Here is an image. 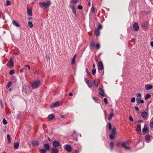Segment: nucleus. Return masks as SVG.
<instances>
[{"label": "nucleus", "mask_w": 153, "mask_h": 153, "mask_svg": "<svg viewBox=\"0 0 153 153\" xmlns=\"http://www.w3.org/2000/svg\"><path fill=\"white\" fill-rule=\"evenodd\" d=\"M135 109L137 111H138L139 110V108L138 107L134 106V107Z\"/></svg>", "instance_id": "55"}, {"label": "nucleus", "mask_w": 153, "mask_h": 153, "mask_svg": "<svg viewBox=\"0 0 153 153\" xmlns=\"http://www.w3.org/2000/svg\"><path fill=\"white\" fill-rule=\"evenodd\" d=\"M25 67H27L29 70L30 69V65H26L25 66Z\"/></svg>", "instance_id": "57"}, {"label": "nucleus", "mask_w": 153, "mask_h": 153, "mask_svg": "<svg viewBox=\"0 0 153 153\" xmlns=\"http://www.w3.org/2000/svg\"><path fill=\"white\" fill-rule=\"evenodd\" d=\"M53 146L55 147H57L60 145L59 142L57 140L54 141L52 143Z\"/></svg>", "instance_id": "9"}, {"label": "nucleus", "mask_w": 153, "mask_h": 153, "mask_svg": "<svg viewBox=\"0 0 153 153\" xmlns=\"http://www.w3.org/2000/svg\"><path fill=\"white\" fill-rule=\"evenodd\" d=\"M145 139L147 141H149L150 140V136L149 135H147L145 136Z\"/></svg>", "instance_id": "29"}, {"label": "nucleus", "mask_w": 153, "mask_h": 153, "mask_svg": "<svg viewBox=\"0 0 153 153\" xmlns=\"http://www.w3.org/2000/svg\"><path fill=\"white\" fill-rule=\"evenodd\" d=\"M93 99L96 102H97V101L99 100V99L97 97H93Z\"/></svg>", "instance_id": "36"}, {"label": "nucleus", "mask_w": 153, "mask_h": 153, "mask_svg": "<svg viewBox=\"0 0 153 153\" xmlns=\"http://www.w3.org/2000/svg\"><path fill=\"white\" fill-rule=\"evenodd\" d=\"M28 26L30 28H32L33 27V24L32 22H28Z\"/></svg>", "instance_id": "34"}, {"label": "nucleus", "mask_w": 153, "mask_h": 153, "mask_svg": "<svg viewBox=\"0 0 153 153\" xmlns=\"http://www.w3.org/2000/svg\"><path fill=\"white\" fill-rule=\"evenodd\" d=\"M86 72H87V73L89 74V75H91V74L90 73V72L89 71H88V68H86Z\"/></svg>", "instance_id": "58"}, {"label": "nucleus", "mask_w": 153, "mask_h": 153, "mask_svg": "<svg viewBox=\"0 0 153 153\" xmlns=\"http://www.w3.org/2000/svg\"><path fill=\"white\" fill-rule=\"evenodd\" d=\"M51 153H58L59 150L57 148H53L51 149Z\"/></svg>", "instance_id": "11"}, {"label": "nucleus", "mask_w": 153, "mask_h": 153, "mask_svg": "<svg viewBox=\"0 0 153 153\" xmlns=\"http://www.w3.org/2000/svg\"><path fill=\"white\" fill-rule=\"evenodd\" d=\"M11 84V82H9L8 83L7 85L6 86V88L7 89H8L9 88V87L10 86Z\"/></svg>", "instance_id": "45"}, {"label": "nucleus", "mask_w": 153, "mask_h": 153, "mask_svg": "<svg viewBox=\"0 0 153 153\" xmlns=\"http://www.w3.org/2000/svg\"><path fill=\"white\" fill-rule=\"evenodd\" d=\"M129 119L131 122L133 121V119L131 116H129Z\"/></svg>", "instance_id": "53"}, {"label": "nucleus", "mask_w": 153, "mask_h": 153, "mask_svg": "<svg viewBox=\"0 0 153 153\" xmlns=\"http://www.w3.org/2000/svg\"><path fill=\"white\" fill-rule=\"evenodd\" d=\"M148 130L146 124L144 126V128L142 129L143 133V134H146Z\"/></svg>", "instance_id": "10"}, {"label": "nucleus", "mask_w": 153, "mask_h": 153, "mask_svg": "<svg viewBox=\"0 0 153 153\" xmlns=\"http://www.w3.org/2000/svg\"><path fill=\"white\" fill-rule=\"evenodd\" d=\"M25 69V68H22L20 70V71L21 72H22L24 71V70Z\"/></svg>", "instance_id": "60"}, {"label": "nucleus", "mask_w": 153, "mask_h": 153, "mask_svg": "<svg viewBox=\"0 0 153 153\" xmlns=\"http://www.w3.org/2000/svg\"><path fill=\"white\" fill-rule=\"evenodd\" d=\"M95 45V42L93 41L91 43L90 45V49H92L94 47Z\"/></svg>", "instance_id": "19"}, {"label": "nucleus", "mask_w": 153, "mask_h": 153, "mask_svg": "<svg viewBox=\"0 0 153 153\" xmlns=\"http://www.w3.org/2000/svg\"><path fill=\"white\" fill-rule=\"evenodd\" d=\"M14 73L15 72L14 70H11L9 72V74L10 75H12L14 74Z\"/></svg>", "instance_id": "44"}, {"label": "nucleus", "mask_w": 153, "mask_h": 153, "mask_svg": "<svg viewBox=\"0 0 153 153\" xmlns=\"http://www.w3.org/2000/svg\"><path fill=\"white\" fill-rule=\"evenodd\" d=\"M110 147L111 150H112L114 147V144L113 141H111L110 143Z\"/></svg>", "instance_id": "24"}, {"label": "nucleus", "mask_w": 153, "mask_h": 153, "mask_svg": "<svg viewBox=\"0 0 153 153\" xmlns=\"http://www.w3.org/2000/svg\"><path fill=\"white\" fill-rule=\"evenodd\" d=\"M108 128L109 130H111V124L110 123H108Z\"/></svg>", "instance_id": "41"}, {"label": "nucleus", "mask_w": 153, "mask_h": 153, "mask_svg": "<svg viewBox=\"0 0 153 153\" xmlns=\"http://www.w3.org/2000/svg\"><path fill=\"white\" fill-rule=\"evenodd\" d=\"M137 97L136 98V101H138L141 99V94L140 93H137Z\"/></svg>", "instance_id": "18"}, {"label": "nucleus", "mask_w": 153, "mask_h": 153, "mask_svg": "<svg viewBox=\"0 0 153 153\" xmlns=\"http://www.w3.org/2000/svg\"><path fill=\"white\" fill-rule=\"evenodd\" d=\"M98 68L99 71H102V70H103V66L101 61H100L98 63Z\"/></svg>", "instance_id": "8"}, {"label": "nucleus", "mask_w": 153, "mask_h": 153, "mask_svg": "<svg viewBox=\"0 0 153 153\" xmlns=\"http://www.w3.org/2000/svg\"><path fill=\"white\" fill-rule=\"evenodd\" d=\"M44 146V148L46 150V151L49 150L50 149V146L48 144H45Z\"/></svg>", "instance_id": "20"}, {"label": "nucleus", "mask_w": 153, "mask_h": 153, "mask_svg": "<svg viewBox=\"0 0 153 153\" xmlns=\"http://www.w3.org/2000/svg\"><path fill=\"white\" fill-rule=\"evenodd\" d=\"M87 84L89 88H91L92 86V83L91 82V81H90L89 82L87 83Z\"/></svg>", "instance_id": "48"}, {"label": "nucleus", "mask_w": 153, "mask_h": 153, "mask_svg": "<svg viewBox=\"0 0 153 153\" xmlns=\"http://www.w3.org/2000/svg\"><path fill=\"white\" fill-rule=\"evenodd\" d=\"M111 134H116V129L114 127H113L112 128Z\"/></svg>", "instance_id": "37"}, {"label": "nucleus", "mask_w": 153, "mask_h": 153, "mask_svg": "<svg viewBox=\"0 0 153 153\" xmlns=\"http://www.w3.org/2000/svg\"><path fill=\"white\" fill-rule=\"evenodd\" d=\"M153 87L152 85H146L145 86V88L146 90H149L152 89Z\"/></svg>", "instance_id": "13"}, {"label": "nucleus", "mask_w": 153, "mask_h": 153, "mask_svg": "<svg viewBox=\"0 0 153 153\" xmlns=\"http://www.w3.org/2000/svg\"><path fill=\"white\" fill-rule=\"evenodd\" d=\"M79 0H71V1L74 3H76L78 2Z\"/></svg>", "instance_id": "51"}, {"label": "nucleus", "mask_w": 153, "mask_h": 153, "mask_svg": "<svg viewBox=\"0 0 153 153\" xmlns=\"http://www.w3.org/2000/svg\"><path fill=\"white\" fill-rule=\"evenodd\" d=\"M150 126L151 128H153V120H151L150 122Z\"/></svg>", "instance_id": "39"}, {"label": "nucleus", "mask_w": 153, "mask_h": 153, "mask_svg": "<svg viewBox=\"0 0 153 153\" xmlns=\"http://www.w3.org/2000/svg\"><path fill=\"white\" fill-rule=\"evenodd\" d=\"M12 23L16 27H19L21 26L20 24L15 20H13L12 21Z\"/></svg>", "instance_id": "12"}, {"label": "nucleus", "mask_w": 153, "mask_h": 153, "mask_svg": "<svg viewBox=\"0 0 153 153\" xmlns=\"http://www.w3.org/2000/svg\"><path fill=\"white\" fill-rule=\"evenodd\" d=\"M78 8L80 10L82 9L83 8L82 6L81 5H79L78 6Z\"/></svg>", "instance_id": "54"}, {"label": "nucleus", "mask_w": 153, "mask_h": 153, "mask_svg": "<svg viewBox=\"0 0 153 153\" xmlns=\"http://www.w3.org/2000/svg\"><path fill=\"white\" fill-rule=\"evenodd\" d=\"M115 135L111 134L109 135V138L111 139H114L115 137Z\"/></svg>", "instance_id": "26"}, {"label": "nucleus", "mask_w": 153, "mask_h": 153, "mask_svg": "<svg viewBox=\"0 0 153 153\" xmlns=\"http://www.w3.org/2000/svg\"><path fill=\"white\" fill-rule=\"evenodd\" d=\"M62 105V102L60 101H57L56 102L52 104L51 105L50 107L51 108H53L54 107H56L59 106H60Z\"/></svg>", "instance_id": "3"}, {"label": "nucleus", "mask_w": 153, "mask_h": 153, "mask_svg": "<svg viewBox=\"0 0 153 153\" xmlns=\"http://www.w3.org/2000/svg\"><path fill=\"white\" fill-rule=\"evenodd\" d=\"M128 144V141L124 142L122 143V146L125 149L129 150L130 149V147L129 146H127L126 145Z\"/></svg>", "instance_id": "5"}, {"label": "nucleus", "mask_w": 153, "mask_h": 153, "mask_svg": "<svg viewBox=\"0 0 153 153\" xmlns=\"http://www.w3.org/2000/svg\"><path fill=\"white\" fill-rule=\"evenodd\" d=\"M54 117V115L53 114H51L48 116L49 120L51 121L52 120L53 118Z\"/></svg>", "instance_id": "25"}, {"label": "nucleus", "mask_w": 153, "mask_h": 153, "mask_svg": "<svg viewBox=\"0 0 153 153\" xmlns=\"http://www.w3.org/2000/svg\"><path fill=\"white\" fill-rule=\"evenodd\" d=\"M96 47L97 49H98L100 48V45L99 44H97L96 45Z\"/></svg>", "instance_id": "50"}, {"label": "nucleus", "mask_w": 153, "mask_h": 153, "mask_svg": "<svg viewBox=\"0 0 153 153\" xmlns=\"http://www.w3.org/2000/svg\"><path fill=\"white\" fill-rule=\"evenodd\" d=\"M7 138L8 140V143H10L11 142V139L10 136L9 134H8L7 135Z\"/></svg>", "instance_id": "33"}, {"label": "nucleus", "mask_w": 153, "mask_h": 153, "mask_svg": "<svg viewBox=\"0 0 153 153\" xmlns=\"http://www.w3.org/2000/svg\"><path fill=\"white\" fill-rule=\"evenodd\" d=\"M151 97V96L150 94H147L145 97V99L147 100L148 99L150 98Z\"/></svg>", "instance_id": "32"}, {"label": "nucleus", "mask_w": 153, "mask_h": 153, "mask_svg": "<svg viewBox=\"0 0 153 153\" xmlns=\"http://www.w3.org/2000/svg\"><path fill=\"white\" fill-rule=\"evenodd\" d=\"M4 125H6L7 124V121L5 118H4L2 121Z\"/></svg>", "instance_id": "40"}, {"label": "nucleus", "mask_w": 153, "mask_h": 153, "mask_svg": "<svg viewBox=\"0 0 153 153\" xmlns=\"http://www.w3.org/2000/svg\"><path fill=\"white\" fill-rule=\"evenodd\" d=\"M19 143L18 142L14 143V147L15 149H18L19 148Z\"/></svg>", "instance_id": "17"}, {"label": "nucleus", "mask_w": 153, "mask_h": 153, "mask_svg": "<svg viewBox=\"0 0 153 153\" xmlns=\"http://www.w3.org/2000/svg\"><path fill=\"white\" fill-rule=\"evenodd\" d=\"M135 100V98L134 97H132L131 100V102H134Z\"/></svg>", "instance_id": "52"}, {"label": "nucleus", "mask_w": 153, "mask_h": 153, "mask_svg": "<svg viewBox=\"0 0 153 153\" xmlns=\"http://www.w3.org/2000/svg\"><path fill=\"white\" fill-rule=\"evenodd\" d=\"M137 104L139 105L140 103H143L144 102V101L143 100H139L138 101H137Z\"/></svg>", "instance_id": "35"}, {"label": "nucleus", "mask_w": 153, "mask_h": 153, "mask_svg": "<svg viewBox=\"0 0 153 153\" xmlns=\"http://www.w3.org/2000/svg\"><path fill=\"white\" fill-rule=\"evenodd\" d=\"M7 65L9 66L10 68H12L14 66V63L13 62V59L12 57H11L10 58V61Z\"/></svg>", "instance_id": "4"}, {"label": "nucleus", "mask_w": 153, "mask_h": 153, "mask_svg": "<svg viewBox=\"0 0 153 153\" xmlns=\"http://www.w3.org/2000/svg\"><path fill=\"white\" fill-rule=\"evenodd\" d=\"M27 13L30 16H32V10L31 8L30 9H29L28 8L27 9Z\"/></svg>", "instance_id": "14"}, {"label": "nucleus", "mask_w": 153, "mask_h": 153, "mask_svg": "<svg viewBox=\"0 0 153 153\" xmlns=\"http://www.w3.org/2000/svg\"><path fill=\"white\" fill-rule=\"evenodd\" d=\"M64 147L68 152H71L72 149V147L69 145H65Z\"/></svg>", "instance_id": "6"}, {"label": "nucleus", "mask_w": 153, "mask_h": 153, "mask_svg": "<svg viewBox=\"0 0 153 153\" xmlns=\"http://www.w3.org/2000/svg\"><path fill=\"white\" fill-rule=\"evenodd\" d=\"M51 2L50 1H48L46 2H40L39 3V5L41 7L44 9L48 8L51 5Z\"/></svg>", "instance_id": "1"}, {"label": "nucleus", "mask_w": 153, "mask_h": 153, "mask_svg": "<svg viewBox=\"0 0 153 153\" xmlns=\"http://www.w3.org/2000/svg\"><path fill=\"white\" fill-rule=\"evenodd\" d=\"M91 12L93 13H95V7L93 5L92 6L91 9Z\"/></svg>", "instance_id": "27"}, {"label": "nucleus", "mask_w": 153, "mask_h": 153, "mask_svg": "<svg viewBox=\"0 0 153 153\" xmlns=\"http://www.w3.org/2000/svg\"><path fill=\"white\" fill-rule=\"evenodd\" d=\"M11 2L10 1L7 0L6 1V5L7 6L11 5Z\"/></svg>", "instance_id": "38"}, {"label": "nucleus", "mask_w": 153, "mask_h": 153, "mask_svg": "<svg viewBox=\"0 0 153 153\" xmlns=\"http://www.w3.org/2000/svg\"><path fill=\"white\" fill-rule=\"evenodd\" d=\"M96 70L95 69H93L92 70V74L93 75H94L96 74Z\"/></svg>", "instance_id": "46"}, {"label": "nucleus", "mask_w": 153, "mask_h": 153, "mask_svg": "<svg viewBox=\"0 0 153 153\" xmlns=\"http://www.w3.org/2000/svg\"><path fill=\"white\" fill-rule=\"evenodd\" d=\"M133 29L135 31H137L139 29V27L138 23L135 22L134 23L133 25Z\"/></svg>", "instance_id": "7"}, {"label": "nucleus", "mask_w": 153, "mask_h": 153, "mask_svg": "<svg viewBox=\"0 0 153 153\" xmlns=\"http://www.w3.org/2000/svg\"><path fill=\"white\" fill-rule=\"evenodd\" d=\"M91 83L92 84H93V85H94L96 84V80H94Z\"/></svg>", "instance_id": "59"}, {"label": "nucleus", "mask_w": 153, "mask_h": 153, "mask_svg": "<svg viewBox=\"0 0 153 153\" xmlns=\"http://www.w3.org/2000/svg\"><path fill=\"white\" fill-rule=\"evenodd\" d=\"M114 115V113L113 112L111 113L109 115L108 119L109 120H110Z\"/></svg>", "instance_id": "23"}, {"label": "nucleus", "mask_w": 153, "mask_h": 153, "mask_svg": "<svg viewBox=\"0 0 153 153\" xmlns=\"http://www.w3.org/2000/svg\"><path fill=\"white\" fill-rule=\"evenodd\" d=\"M46 150L45 149H41L40 150V152L41 153H45Z\"/></svg>", "instance_id": "43"}, {"label": "nucleus", "mask_w": 153, "mask_h": 153, "mask_svg": "<svg viewBox=\"0 0 153 153\" xmlns=\"http://www.w3.org/2000/svg\"><path fill=\"white\" fill-rule=\"evenodd\" d=\"M136 129L137 131H140L141 130V126L139 125H138Z\"/></svg>", "instance_id": "31"}, {"label": "nucleus", "mask_w": 153, "mask_h": 153, "mask_svg": "<svg viewBox=\"0 0 153 153\" xmlns=\"http://www.w3.org/2000/svg\"><path fill=\"white\" fill-rule=\"evenodd\" d=\"M28 20H31V21H33V18L32 17H30V18H29L28 19Z\"/></svg>", "instance_id": "61"}, {"label": "nucleus", "mask_w": 153, "mask_h": 153, "mask_svg": "<svg viewBox=\"0 0 153 153\" xmlns=\"http://www.w3.org/2000/svg\"><path fill=\"white\" fill-rule=\"evenodd\" d=\"M74 152L75 153H79V151L77 150H75Z\"/></svg>", "instance_id": "62"}, {"label": "nucleus", "mask_w": 153, "mask_h": 153, "mask_svg": "<svg viewBox=\"0 0 153 153\" xmlns=\"http://www.w3.org/2000/svg\"><path fill=\"white\" fill-rule=\"evenodd\" d=\"M102 28V25H101L99 23L98 24V30H99V29H101Z\"/></svg>", "instance_id": "42"}, {"label": "nucleus", "mask_w": 153, "mask_h": 153, "mask_svg": "<svg viewBox=\"0 0 153 153\" xmlns=\"http://www.w3.org/2000/svg\"><path fill=\"white\" fill-rule=\"evenodd\" d=\"M98 90L100 91V92H101L102 93H100V92H99L98 93L99 94L101 95L103 97L104 96L103 93H104V91L101 88H99L98 89Z\"/></svg>", "instance_id": "15"}, {"label": "nucleus", "mask_w": 153, "mask_h": 153, "mask_svg": "<svg viewBox=\"0 0 153 153\" xmlns=\"http://www.w3.org/2000/svg\"><path fill=\"white\" fill-rule=\"evenodd\" d=\"M104 101L105 105H106L108 104L107 100L106 98H104Z\"/></svg>", "instance_id": "49"}, {"label": "nucleus", "mask_w": 153, "mask_h": 153, "mask_svg": "<svg viewBox=\"0 0 153 153\" xmlns=\"http://www.w3.org/2000/svg\"><path fill=\"white\" fill-rule=\"evenodd\" d=\"M94 32L96 36H97L99 35L100 32L99 30H98V29H97L96 30H95Z\"/></svg>", "instance_id": "22"}, {"label": "nucleus", "mask_w": 153, "mask_h": 153, "mask_svg": "<svg viewBox=\"0 0 153 153\" xmlns=\"http://www.w3.org/2000/svg\"><path fill=\"white\" fill-rule=\"evenodd\" d=\"M71 8L72 9V12L74 14H76V11L75 9L74 8V6H72L71 7Z\"/></svg>", "instance_id": "30"}, {"label": "nucleus", "mask_w": 153, "mask_h": 153, "mask_svg": "<svg viewBox=\"0 0 153 153\" xmlns=\"http://www.w3.org/2000/svg\"><path fill=\"white\" fill-rule=\"evenodd\" d=\"M41 85V82L39 80H36L34 81L32 85V87L33 89L37 88Z\"/></svg>", "instance_id": "2"}, {"label": "nucleus", "mask_w": 153, "mask_h": 153, "mask_svg": "<svg viewBox=\"0 0 153 153\" xmlns=\"http://www.w3.org/2000/svg\"><path fill=\"white\" fill-rule=\"evenodd\" d=\"M150 45L152 47H153V41H152L150 42Z\"/></svg>", "instance_id": "63"}, {"label": "nucleus", "mask_w": 153, "mask_h": 153, "mask_svg": "<svg viewBox=\"0 0 153 153\" xmlns=\"http://www.w3.org/2000/svg\"><path fill=\"white\" fill-rule=\"evenodd\" d=\"M76 54H75L72 58L71 62V64L72 65H74L75 63V59L76 58Z\"/></svg>", "instance_id": "21"}, {"label": "nucleus", "mask_w": 153, "mask_h": 153, "mask_svg": "<svg viewBox=\"0 0 153 153\" xmlns=\"http://www.w3.org/2000/svg\"><path fill=\"white\" fill-rule=\"evenodd\" d=\"M137 123H139V122H143V121L142 120H140L139 121H137Z\"/></svg>", "instance_id": "64"}, {"label": "nucleus", "mask_w": 153, "mask_h": 153, "mask_svg": "<svg viewBox=\"0 0 153 153\" xmlns=\"http://www.w3.org/2000/svg\"><path fill=\"white\" fill-rule=\"evenodd\" d=\"M147 113L145 111H144L141 113V115L143 118H146L147 116Z\"/></svg>", "instance_id": "16"}, {"label": "nucleus", "mask_w": 153, "mask_h": 153, "mask_svg": "<svg viewBox=\"0 0 153 153\" xmlns=\"http://www.w3.org/2000/svg\"><path fill=\"white\" fill-rule=\"evenodd\" d=\"M21 117V115L20 114H19L17 116V118L18 119H19Z\"/></svg>", "instance_id": "56"}, {"label": "nucleus", "mask_w": 153, "mask_h": 153, "mask_svg": "<svg viewBox=\"0 0 153 153\" xmlns=\"http://www.w3.org/2000/svg\"><path fill=\"white\" fill-rule=\"evenodd\" d=\"M33 145L36 146L39 145V143L37 141H34L33 142Z\"/></svg>", "instance_id": "28"}, {"label": "nucleus", "mask_w": 153, "mask_h": 153, "mask_svg": "<svg viewBox=\"0 0 153 153\" xmlns=\"http://www.w3.org/2000/svg\"><path fill=\"white\" fill-rule=\"evenodd\" d=\"M85 80L86 81V83L87 84V83H88V82H89L90 81L89 80V79L88 78H85Z\"/></svg>", "instance_id": "47"}]
</instances>
